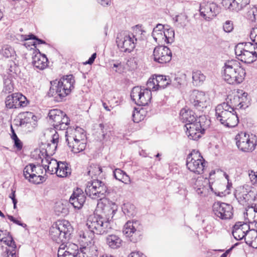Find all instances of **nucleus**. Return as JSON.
<instances>
[{
  "label": "nucleus",
  "instance_id": "8",
  "mask_svg": "<svg viewBox=\"0 0 257 257\" xmlns=\"http://www.w3.org/2000/svg\"><path fill=\"white\" fill-rule=\"evenodd\" d=\"M87 196L93 199H101L107 192V187L102 181L93 179L88 182L85 190Z\"/></svg>",
  "mask_w": 257,
  "mask_h": 257
},
{
  "label": "nucleus",
  "instance_id": "53",
  "mask_svg": "<svg viewBox=\"0 0 257 257\" xmlns=\"http://www.w3.org/2000/svg\"><path fill=\"white\" fill-rule=\"evenodd\" d=\"M222 29L225 33H231L234 29L233 22L230 20L226 21L222 24Z\"/></svg>",
  "mask_w": 257,
  "mask_h": 257
},
{
  "label": "nucleus",
  "instance_id": "4",
  "mask_svg": "<svg viewBox=\"0 0 257 257\" xmlns=\"http://www.w3.org/2000/svg\"><path fill=\"white\" fill-rule=\"evenodd\" d=\"M216 119L224 126L233 127L238 123L236 112L229 104V101L218 104L215 108Z\"/></svg>",
  "mask_w": 257,
  "mask_h": 257
},
{
  "label": "nucleus",
  "instance_id": "46",
  "mask_svg": "<svg viewBox=\"0 0 257 257\" xmlns=\"http://www.w3.org/2000/svg\"><path fill=\"white\" fill-rule=\"evenodd\" d=\"M1 54L6 58L14 57L15 54L14 49L10 46H4L1 50Z\"/></svg>",
  "mask_w": 257,
  "mask_h": 257
},
{
  "label": "nucleus",
  "instance_id": "29",
  "mask_svg": "<svg viewBox=\"0 0 257 257\" xmlns=\"http://www.w3.org/2000/svg\"><path fill=\"white\" fill-rule=\"evenodd\" d=\"M1 241L4 242L6 244L12 248V250L9 249L7 250L8 257H17L16 251L17 246L12 236L10 235L9 233H8L6 236L3 237L1 239Z\"/></svg>",
  "mask_w": 257,
  "mask_h": 257
},
{
  "label": "nucleus",
  "instance_id": "45",
  "mask_svg": "<svg viewBox=\"0 0 257 257\" xmlns=\"http://www.w3.org/2000/svg\"><path fill=\"white\" fill-rule=\"evenodd\" d=\"M83 257H97V250L95 249V247L92 246L91 248L84 246L82 250Z\"/></svg>",
  "mask_w": 257,
  "mask_h": 257
},
{
  "label": "nucleus",
  "instance_id": "41",
  "mask_svg": "<svg viewBox=\"0 0 257 257\" xmlns=\"http://www.w3.org/2000/svg\"><path fill=\"white\" fill-rule=\"evenodd\" d=\"M186 75L184 73L175 74L170 79L171 85L175 87H179L183 82Z\"/></svg>",
  "mask_w": 257,
  "mask_h": 257
},
{
  "label": "nucleus",
  "instance_id": "6",
  "mask_svg": "<svg viewBox=\"0 0 257 257\" xmlns=\"http://www.w3.org/2000/svg\"><path fill=\"white\" fill-rule=\"evenodd\" d=\"M71 226L68 221L58 220L53 224L50 229L51 238L57 242H64L68 239L71 234Z\"/></svg>",
  "mask_w": 257,
  "mask_h": 257
},
{
  "label": "nucleus",
  "instance_id": "13",
  "mask_svg": "<svg viewBox=\"0 0 257 257\" xmlns=\"http://www.w3.org/2000/svg\"><path fill=\"white\" fill-rule=\"evenodd\" d=\"M203 120L204 117L199 116L198 120L195 122L185 124L186 134L190 139L197 140L204 134L205 126L201 122Z\"/></svg>",
  "mask_w": 257,
  "mask_h": 257
},
{
  "label": "nucleus",
  "instance_id": "61",
  "mask_svg": "<svg viewBox=\"0 0 257 257\" xmlns=\"http://www.w3.org/2000/svg\"><path fill=\"white\" fill-rule=\"evenodd\" d=\"M112 68V69L115 68V69H114V71L116 72H117L119 73H122L123 71V66L121 64V63H119V62H116V63L113 64Z\"/></svg>",
  "mask_w": 257,
  "mask_h": 257
},
{
  "label": "nucleus",
  "instance_id": "52",
  "mask_svg": "<svg viewBox=\"0 0 257 257\" xmlns=\"http://www.w3.org/2000/svg\"><path fill=\"white\" fill-rule=\"evenodd\" d=\"M230 103L229 104L233 107V109L234 110L235 109H239V93H238L237 94L235 95L233 98H230Z\"/></svg>",
  "mask_w": 257,
  "mask_h": 257
},
{
  "label": "nucleus",
  "instance_id": "31",
  "mask_svg": "<svg viewBox=\"0 0 257 257\" xmlns=\"http://www.w3.org/2000/svg\"><path fill=\"white\" fill-rule=\"evenodd\" d=\"M173 21L176 22V26L178 28H185L190 23V20L187 15L185 13H181L176 15L173 19Z\"/></svg>",
  "mask_w": 257,
  "mask_h": 257
},
{
  "label": "nucleus",
  "instance_id": "26",
  "mask_svg": "<svg viewBox=\"0 0 257 257\" xmlns=\"http://www.w3.org/2000/svg\"><path fill=\"white\" fill-rule=\"evenodd\" d=\"M41 162L45 172L50 174L56 173V171L60 165L59 162L48 156L45 159H42Z\"/></svg>",
  "mask_w": 257,
  "mask_h": 257
},
{
  "label": "nucleus",
  "instance_id": "49",
  "mask_svg": "<svg viewBox=\"0 0 257 257\" xmlns=\"http://www.w3.org/2000/svg\"><path fill=\"white\" fill-rule=\"evenodd\" d=\"M247 96V93L246 92L239 93V109H244L248 107L249 101Z\"/></svg>",
  "mask_w": 257,
  "mask_h": 257
},
{
  "label": "nucleus",
  "instance_id": "32",
  "mask_svg": "<svg viewBox=\"0 0 257 257\" xmlns=\"http://www.w3.org/2000/svg\"><path fill=\"white\" fill-rule=\"evenodd\" d=\"M245 241L250 246L257 248V231L255 229L249 230L247 232Z\"/></svg>",
  "mask_w": 257,
  "mask_h": 257
},
{
  "label": "nucleus",
  "instance_id": "7",
  "mask_svg": "<svg viewBox=\"0 0 257 257\" xmlns=\"http://www.w3.org/2000/svg\"><path fill=\"white\" fill-rule=\"evenodd\" d=\"M235 140L237 148L243 152L250 153L255 149L256 138L255 135L240 132L236 136Z\"/></svg>",
  "mask_w": 257,
  "mask_h": 257
},
{
  "label": "nucleus",
  "instance_id": "47",
  "mask_svg": "<svg viewBox=\"0 0 257 257\" xmlns=\"http://www.w3.org/2000/svg\"><path fill=\"white\" fill-rule=\"evenodd\" d=\"M4 85L3 92L6 93H9L13 91L14 85L10 78L7 77L4 78Z\"/></svg>",
  "mask_w": 257,
  "mask_h": 257
},
{
  "label": "nucleus",
  "instance_id": "62",
  "mask_svg": "<svg viewBox=\"0 0 257 257\" xmlns=\"http://www.w3.org/2000/svg\"><path fill=\"white\" fill-rule=\"evenodd\" d=\"M250 38L252 41L254 43L255 45H257V28L251 30Z\"/></svg>",
  "mask_w": 257,
  "mask_h": 257
},
{
  "label": "nucleus",
  "instance_id": "33",
  "mask_svg": "<svg viewBox=\"0 0 257 257\" xmlns=\"http://www.w3.org/2000/svg\"><path fill=\"white\" fill-rule=\"evenodd\" d=\"M35 118H36V116L33 113L26 112L21 115V118L19 120H16V125L22 127Z\"/></svg>",
  "mask_w": 257,
  "mask_h": 257
},
{
  "label": "nucleus",
  "instance_id": "58",
  "mask_svg": "<svg viewBox=\"0 0 257 257\" xmlns=\"http://www.w3.org/2000/svg\"><path fill=\"white\" fill-rule=\"evenodd\" d=\"M164 32L159 34H156L155 36H152L155 41L159 44H165V37L163 35Z\"/></svg>",
  "mask_w": 257,
  "mask_h": 257
},
{
  "label": "nucleus",
  "instance_id": "18",
  "mask_svg": "<svg viewBox=\"0 0 257 257\" xmlns=\"http://www.w3.org/2000/svg\"><path fill=\"white\" fill-rule=\"evenodd\" d=\"M192 184L195 192L201 196H205L209 193V190H213L209 180L201 176L197 179H193Z\"/></svg>",
  "mask_w": 257,
  "mask_h": 257
},
{
  "label": "nucleus",
  "instance_id": "10",
  "mask_svg": "<svg viewBox=\"0 0 257 257\" xmlns=\"http://www.w3.org/2000/svg\"><path fill=\"white\" fill-rule=\"evenodd\" d=\"M48 117L53 123L54 127L57 130L68 129L70 119L66 113L60 109H54L50 110Z\"/></svg>",
  "mask_w": 257,
  "mask_h": 257
},
{
  "label": "nucleus",
  "instance_id": "55",
  "mask_svg": "<svg viewBox=\"0 0 257 257\" xmlns=\"http://www.w3.org/2000/svg\"><path fill=\"white\" fill-rule=\"evenodd\" d=\"M126 65L130 70L135 69L138 66L137 59L135 57L130 58L126 62Z\"/></svg>",
  "mask_w": 257,
  "mask_h": 257
},
{
  "label": "nucleus",
  "instance_id": "43",
  "mask_svg": "<svg viewBox=\"0 0 257 257\" xmlns=\"http://www.w3.org/2000/svg\"><path fill=\"white\" fill-rule=\"evenodd\" d=\"M205 78V76L199 70L194 71L192 72L193 82L197 85L203 82Z\"/></svg>",
  "mask_w": 257,
  "mask_h": 257
},
{
  "label": "nucleus",
  "instance_id": "11",
  "mask_svg": "<svg viewBox=\"0 0 257 257\" xmlns=\"http://www.w3.org/2000/svg\"><path fill=\"white\" fill-rule=\"evenodd\" d=\"M152 91L153 89L149 88L148 86L146 88L140 86L134 87L131 94L132 100L139 105H147L152 98Z\"/></svg>",
  "mask_w": 257,
  "mask_h": 257
},
{
  "label": "nucleus",
  "instance_id": "37",
  "mask_svg": "<svg viewBox=\"0 0 257 257\" xmlns=\"http://www.w3.org/2000/svg\"><path fill=\"white\" fill-rule=\"evenodd\" d=\"M19 97L18 93H14L7 97L5 101L6 106L8 108H17Z\"/></svg>",
  "mask_w": 257,
  "mask_h": 257
},
{
  "label": "nucleus",
  "instance_id": "60",
  "mask_svg": "<svg viewBox=\"0 0 257 257\" xmlns=\"http://www.w3.org/2000/svg\"><path fill=\"white\" fill-rule=\"evenodd\" d=\"M164 25L158 24L157 25L155 28H154L153 32H152V36H155V34L159 33H161L164 32Z\"/></svg>",
  "mask_w": 257,
  "mask_h": 257
},
{
  "label": "nucleus",
  "instance_id": "28",
  "mask_svg": "<svg viewBox=\"0 0 257 257\" xmlns=\"http://www.w3.org/2000/svg\"><path fill=\"white\" fill-rule=\"evenodd\" d=\"M32 63L36 68L44 70L48 66V59L45 55H42L39 52L33 57Z\"/></svg>",
  "mask_w": 257,
  "mask_h": 257
},
{
  "label": "nucleus",
  "instance_id": "21",
  "mask_svg": "<svg viewBox=\"0 0 257 257\" xmlns=\"http://www.w3.org/2000/svg\"><path fill=\"white\" fill-rule=\"evenodd\" d=\"M153 56L155 61L161 64H164L171 61L172 52L168 47L159 46L154 49Z\"/></svg>",
  "mask_w": 257,
  "mask_h": 257
},
{
  "label": "nucleus",
  "instance_id": "40",
  "mask_svg": "<svg viewBox=\"0 0 257 257\" xmlns=\"http://www.w3.org/2000/svg\"><path fill=\"white\" fill-rule=\"evenodd\" d=\"M168 26L165 27L164 26V36L165 37V43H172L174 41L175 32L174 30L171 28H168Z\"/></svg>",
  "mask_w": 257,
  "mask_h": 257
},
{
  "label": "nucleus",
  "instance_id": "27",
  "mask_svg": "<svg viewBox=\"0 0 257 257\" xmlns=\"http://www.w3.org/2000/svg\"><path fill=\"white\" fill-rule=\"evenodd\" d=\"M180 118L183 122L186 124L193 123L198 120V118H196L195 113L192 110L187 108H183L181 110Z\"/></svg>",
  "mask_w": 257,
  "mask_h": 257
},
{
  "label": "nucleus",
  "instance_id": "22",
  "mask_svg": "<svg viewBox=\"0 0 257 257\" xmlns=\"http://www.w3.org/2000/svg\"><path fill=\"white\" fill-rule=\"evenodd\" d=\"M250 0H222V5L225 9L238 12L249 4Z\"/></svg>",
  "mask_w": 257,
  "mask_h": 257
},
{
  "label": "nucleus",
  "instance_id": "5",
  "mask_svg": "<svg viewBox=\"0 0 257 257\" xmlns=\"http://www.w3.org/2000/svg\"><path fill=\"white\" fill-rule=\"evenodd\" d=\"M111 223L109 218H105L101 215L94 214L88 216L86 226L93 233L103 235L108 233L111 230Z\"/></svg>",
  "mask_w": 257,
  "mask_h": 257
},
{
  "label": "nucleus",
  "instance_id": "19",
  "mask_svg": "<svg viewBox=\"0 0 257 257\" xmlns=\"http://www.w3.org/2000/svg\"><path fill=\"white\" fill-rule=\"evenodd\" d=\"M171 84L170 78L163 75H155L150 78L147 82V86L153 91L164 89Z\"/></svg>",
  "mask_w": 257,
  "mask_h": 257
},
{
  "label": "nucleus",
  "instance_id": "34",
  "mask_svg": "<svg viewBox=\"0 0 257 257\" xmlns=\"http://www.w3.org/2000/svg\"><path fill=\"white\" fill-rule=\"evenodd\" d=\"M59 166L56 171V174L59 177H66L71 174V169L66 162H59Z\"/></svg>",
  "mask_w": 257,
  "mask_h": 257
},
{
  "label": "nucleus",
  "instance_id": "16",
  "mask_svg": "<svg viewBox=\"0 0 257 257\" xmlns=\"http://www.w3.org/2000/svg\"><path fill=\"white\" fill-rule=\"evenodd\" d=\"M189 101L192 105L199 111H203L209 103L208 97L205 93L196 90L190 94Z\"/></svg>",
  "mask_w": 257,
  "mask_h": 257
},
{
  "label": "nucleus",
  "instance_id": "54",
  "mask_svg": "<svg viewBox=\"0 0 257 257\" xmlns=\"http://www.w3.org/2000/svg\"><path fill=\"white\" fill-rule=\"evenodd\" d=\"M36 118L30 121L27 124L24 125L22 127L23 129L26 132H32L37 125Z\"/></svg>",
  "mask_w": 257,
  "mask_h": 257
},
{
  "label": "nucleus",
  "instance_id": "36",
  "mask_svg": "<svg viewBox=\"0 0 257 257\" xmlns=\"http://www.w3.org/2000/svg\"><path fill=\"white\" fill-rule=\"evenodd\" d=\"M113 176L114 178L125 184H128L131 182L129 176L126 173L120 169H115L113 171Z\"/></svg>",
  "mask_w": 257,
  "mask_h": 257
},
{
  "label": "nucleus",
  "instance_id": "25",
  "mask_svg": "<svg viewBox=\"0 0 257 257\" xmlns=\"http://www.w3.org/2000/svg\"><path fill=\"white\" fill-rule=\"evenodd\" d=\"M85 200L86 197L82 190L77 188L71 195L69 199V202L74 208L80 209L83 205Z\"/></svg>",
  "mask_w": 257,
  "mask_h": 257
},
{
  "label": "nucleus",
  "instance_id": "42",
  "mask_svg": "<svg viewBox=\"0 0 257 257\" xmlns=\"http://www.w3.org/2000/svg\"><path fill=\"white\" fill-rule=\"evenodd\" d=\"M102 172V169L99 165L92 164L89 167L88 175L93 178V177L99 176Z\"/></svg>",
  "mask_w": 257,
  "mask_h": 257
},
{
  "label": "nucleus",
  "instance_id": "17",
  "mask_svg": "<svg viewBox=\"0 0 257 257\" xmlns=\"http://www.w3.org/2000/svg\"><path fill=\"white\" fill-rule=\"evenodd\" d=\"M242 46L243 44H238L235 48V53L238 59L245 63L249 64L255 61L257 58L256 52L252 48L246 50Z\"/></svg>",
  "mask_w": 257,
  "mask_h": 257
},
{
  "label": "nucleus",
  "instance_id": "20",
  "mask_svg": "<svg viewBox=\"0 0 257 257\" xmlns=\"http://www.w3.org/2000/svg\"><path fill=\"white\" fill-rule=\"evenodd\" d=\"M138 226L137 221H128L124 225L122 232L131 241L136 242L139 239L141 232Z\"/></svg>",
  "mask_w": 257,
  "mask_h": 257
},
{
  "label": "nucleus",
  "instance_id": "30",
  "mask_svg": "<svg viewBox=\"0 0 257 257\" xmlns=\"http://www.w3.org/2000/svg\"><path fill=\"white\" fill-rule=\"evenodd\" d=\"M33 170L32 175V179H30V182H32L34 184H40L44 180V177L41 175L43 173V169L40 166H36L33 164Z\"/></svg>",
  "mask_w": 257,
  "mask_h": 257
},
{
  "label": "nucleus",
  "instance_id": "1",
  "mask_svg": "<svg viewBox=\"0 0 257 257\" xmlns=\"http://www.w3.org/2000/svg\"><path fill=\"white\" fill-rule=\"evenodd\" d=\"M222 77L227 83L235 85L241 83L245 76V71L237 60L225 61L222 67Z\"/></svg>",
  "mask_w": 257,
  "mask_h": 257
},
{
  "label": "nucleus",
  "instance_id": "64",
  "mask_svg": "<svg viewBox=\"0 0 257 257\" xmlns=\"http://www.w3.org/2000/svg\"><path fill=\"white\" fill-rule=\"evenodd\" d=\"M127 257H146V256L140 251H133Z\"/></svg>",
  "mask_w": 257,
  "mask_h": 257
},
{
  "label": "nucleus",
  "instance_id": "57",
  "mask_svg": "<svg viewBox=\"0 0 257 257\" xmlns=\"http://www.w3.org/2000/svg\"><path fill=\"white\" fill-rule=\"evenodd\" d=\"M18 96L19 97L18 108L26 106L28 103L26 97L22 94L19 93H18Z\"/></svg>",
  "mask_w": 257,
  "mask_h": 257
},
{
  "label": "nucleus",
  "instance_id": "51",
  "mask_svg": "<svg viewBox=\"0 0 257 257\" xmlns=\"http://www.w3.org/2000/svg\"><path fill=\"white\" fill-rule=\"evenodd\" d=\"M33 164H30L27 165L24 169L23 174L25 179L28 180L30 182V179H32L31 175L33 173Z\"/></svg>",
  "mask_w": 257,
  "mask_h": 257
},
{
  "label": "nucleus",
  "instance_id": "24",
  "mask_svg": "<svg viewBox=\"0 0 257 257\" xmlns=\"http://www.w3.org/2000/svg\"><path fill=\"white\" fill-rule=\"evenodd\" d=\"M249 226L245 223L237 222L233 226L232 233L236 240H240L245 238L247 232L249 231Z\"/></svg>",
  "mask_w": 257,
  "mask_h": 257
},
{
  "label": "nucleus",
  "instance_id": "56",
  "mask_svg": "<svg viewBox=\"0 0 257 257\" xmlns=\"http://www.w3.org/2000/svg\"><path fill=\"white\" fill-rule=\"evenodd\" d=\"M65 251L68 253H73L74 256L75 257L78 253V247L75 244H70L68 246H66V249Z\"/></svg>",
  "mask_w": 257,
  "mask_h": 257
},
{
  "label": "nucleus",
  "instance_id": "50",
  "mask_svg": "<svg viewBox=\"0 0 257 257\" xmlns=\"http://www.w3.org/2000/svg\"><path fill=\"white\" fill-rule=\"evenodd\" d=\"M21 37L22 40H24L26 41L29 40H35L36 41H35L33 44V45L35 46L37 44L46 43L44 40L37 38L36 36H34L33 34H30L29 35H21Z\"/></svg>",
  "mask_w": 257,
  "mask_h": 257
},
{
  "label": "nucleus",
  "instance_id": "35",
  "mask_svg": "<svg viewBox=\"0 0 257 257\" xmlns=\"http://www.w3.org/2000/svg\"><path fill=\"white\" fill-rule=\"evenodd\" d=\"M107 243L111 248H117L122 244V240L118 236L114 234L109 235L106 238Z\"/></svg>",
  "mask_w": 257,
  "mask_h": 257
},
{
  "label": "nucleus",
  "instance_id": "48",
  "mask_svg": "<svg viewBox=\"0 0 257 257\" xmlns=\"http://www.w3.org/2000/svg\"><path fill=\"white\" fill-rule=\"evenodd\" d=\"M79 240L80 242H81L84 246H88L89 243H91V241L92 240V237H89L88 235V232H84L83 231H81L79 233Z\"/></svg>",
  "mask_w": 257,
  "mask_h": 257
},
{
  "label": "nucleus",
  "instance_id": "2",
  "mask_svg": "<svg viewBox=\"0 0 257 257\" xmlns=\"http://www.w3.org/2000/svg\"><path fill=\"white\" fill-rule=\"evenodd\" d=\"M74 79L72 75H67L60 80L51 82L48 95L56 101L60 102L68 95L74 88Z\"/></svg>",
  "mask_w": 257,
  "mask_h": 257
},
{
  "label": "nucleus",
  "instance_id": "59",
  "mask_svg": "<svg viewBox=\"0 0 257 257\" xmlns=\"http://www.w3.org/2000/svg\"><path fill=\"white\" fill-rule=\"evenodd\" d=\"M64 247H60L58 251V257H74L73 253H68L64 251Z\"/></svg>",
  "mask_w": 257,
  "mask_h": 257
},
{
  "label": "nucleus",
  "instance_id": "12",
  "mask_svg": "<svg viewBox=\"0 0 257 257\" xmlns=\"http://www.w3.org/2000/svg\"><path fill=\"white\" fill-rule=\"evenodd\" d=\"M234 196L238 203L243 206H246L256 198L255 192L248 185L238 187Z\"/></svg>",
  "mask_w": 257,
  "mask_h": 257
},
{
  "label": "nucleus",
  "instance_id": "3",
  "mask_svg": "<svg viewBox=\"0 0 257 257\" xmlns=\"http://www.w3.org/2000/svg\"><path fill=\"white\" fill-rule=\"evenodd\" d=\"M144 31H143L141 26L137 25L133 29L132 33L121 32L117 34L116 39V43L119 48L122 52L125 53H131L134 50L139 36L143 34Z\"/></svg>",
  "mask_w": 257,
  "mask_h": 257
},
{
  "label": "nucleus",
  "instance_id": "23",
  "mask_svg": "<svg viewBox=\"0 0 257 257\" xmlns=\"http://www.w3.org/2000/svg\"><path fill=\"white\" fill-rule=\"evenodd\" d=\"M72 132L69 133L70 131L66 132V141L67 143H71L73 141L86 142V134L83 129L80 127H76L74 130H71Z\"/></svg>",
  "mask_w": 257,
  "mask_h": 257
},
{
  "label": "nucleus",
  "instance_id": "9",
  "mask_svg": "<svg viewBox=\"0 0 257 257\" xmlns=\"http://www.w3.org/2000/svg\"><path fill=\"white\" fill-rule=\"evenodd\" d=\"M186 166L191 172L201 174L205 166V160L199 152L194 150L187 156Z\"/></svg>",
  "mask_w": 257,
  "mask_h": 257
},
{
  "label": "nucleus",
  "instance_id": "63",
  "mask_svg": "<svg viewBox=\"0 0 257 257\" xmlns=\"http://www.w3.org/2000/svg\"><path fill=\"white\" fill-rule=\"evenodd\" d=\"M249 177L253 183H257V172L251 171L249 173Z\"/></svg>",
  "mask_w": 257,
  "mask_h": 257
},
{
  "label": "nucleus",
  "instance_id": "38",
  "mask_svg": "<svg viewBox=\"0 0 257 257\" xmlns=\"http://www.w3.org/2000/svg\"><path fill=\"white\" fill-rule=\"evenodd\" d=\"M86 142L73 141L72 143H68L71 151L74 153H78L83 151L86 148Z\"/></svg>",
  "mask_w": 257,
  "mask_h": 257
},
{
  "label": "nucleus",
  "instance_id": "44",
  "mask_svg": "<svg viewBox=\"0 0 257 257\" xmlns=\"http://www.w3.org/2000/svg\"><path fill=\"white\" fill-rule=\"evenodd\" d=\"M245 17L251 22L257 21V7L253 6L247 9Z\"/></svg>",
  "mask_w": 257,
  "mask_h": 257
},
{
  "label": "nucleus",
  "instance_id": "39",
  "mask_svg": "<svg viewBox=\"0 0 257 257\" xmlns=\"http://www.w3.org/2000/svg\"><path fill=\"white\" fill-rule=\"evenodd\" d=\"M146 111L144 108H135L133 113L132 114L133 120L134 122L138 123L145 117Z\"/></svg>",
  "mask_w": 257,
  "mask_h": 257
},
{
  "label": "nucleus",
  "instance_id": "14",
  "mask_svg": "<svg viewBox=\"0 0 257 257\" xmlns=\"http://www.w3.org/2000/svg\"><path fill=\"white\" fill-rule=\"evenodd\" d=\"M199 11L201 17L206 21H210L220 13V8L213 2L204 1L200 4Z\"/></svg>",
  "mask_w": 257,
  "mask_h": 257
},
{
  "label": "nucleus",
  "instance_id": "15",
  "mask_svg": "<svg viewBox=\"0 0 257 257\" xmlns=\"http://www.w3.org/2000/svg\"><path fill=\"white\" fill-rule=\"evenodd\" d=\"M233 207L229 204L217 202L213 205V211L214 215L222 220L232 218L233 216Z\"/></svg>",
  "mask_w": 257,
  "mask_h": 257
}]
</instances>
